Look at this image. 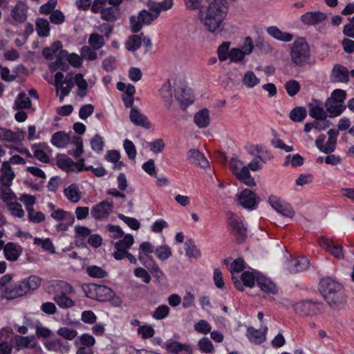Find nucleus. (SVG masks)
Segmentation results:
<instances>
[{
  "label": "nucleus",
  "mask_w": 354,
  "mask_h": 354,
  "mask_svg": "<svg viewBox=\"0 0 354 354\" xmlns=\"http://www.w3.org/2000/svg\"><path fill=\"white\" fill-rule=\"evenodd\" d=\"M227 11L225 0H215L207 8L199 10V20L208 31L215 32L219 30Z\"/></svg>",
  "instance_id": "obj_1"
},
{
  "label": "nucleus",
  "mask_w": 354,
  "mask_h": 354,
  "mask_svg": "<svg viewBox=\"0 0 354 354\" xmlns=\"http://www.w3.org/2000/svg\"><path fill=\"white\" fill-rule=\"evenodd\" d=\"M319 291L327 304L333 309H342L346 302L343 286L330 277L322 279L319 283Z\"/></svg>",
  "instance_id": "obj_2"
},
{
  "label": "nucleus",
  "mask_w": 354,
  "mask_h": 354,
  "mask_svg": "<svg viewBox=\"0 0 354 354\" xmlns=\"http://www.w3.org/2000/svg\"><path fill=\"white\" fill-rule=\"evenodd\" d=\"M310 56L309 46L304 38H299L293 42L290 57L295 65L299 66L305 65L308 63Z\"/></svg>",
  "instance_id": "obj_3"
},
{
  "label": "nucleus",
  "mask_w": 354,
  "mask_h": 354,
  "mask_svg": "<svg viewBox=\"0 0 354 354\" xmlns=\"http://www.w3.org/2000/svg\"><path fill=\"white\" fill-rule=\"evenodd\" d=\"M227 223L232 228V234L236 238L237 243H242L247 238V228L242 221L233 212H227Z\"/></svg>",
  "instance_id": "obj_4"
},
{
  "label": "nucleus",
  "mask_w": 354,
  "mask_h": 354,
  "mask_svg": "<svg viewBox=\"0 0 354 354\" xmlns=\"http://www.w3.org/2000/svg\"><path fill=\"white\" fill-rule=\"evenodd\" d=\"M57 292H58L54 297V301L62 308H68L75 305V302L66 297L73 291V288L70 284L65 281H59L57 283Z\"/></svg>",
  "instance_id": "obj_5"
},
{
  "label": "nucleus",
  "mask_w": 354,
  "mask_h": 354,
  "mask_svg": "<svg viewBox=\"0 0 354 354\" xmlns=\"http://www.w3.org/2000/svg\"><path fill=\"white\" fill-rule=\"evenodd\" d=\"M157 19V15H153L151 12L142 10L138 15H132L130 17V28L132 32H138L142 27V25H149Z\"/></svg>",
  "instance_id": "obj_6"
},
{
  "label": "nucleus",
  "mask_w": 354,
  "mask_h": 354,
  "mask_svg": "<svg viewBox=\"0 0 354 354\" xmlns=\"http://www.w3.org/2000/svg\"><path fill=\"white\" fill-rule=\"evenodd\" d=\"M235 200L245 209H254L260 198L252 190L245 189L236 195Z\"/></svg>",
  "instance_id": "obj_7"
},
{
  "label": "nucleus",
  "mask_w": 354,
  "mask_h": 354,
  "mask_svg": "<svg viewBox=\"0 0 354 354\" xmlns=\"http://www.w3.org/2000/svg\"><path fill=\"white\" fill-rule=\"evenodd\" d=\"M175 97L183 109L193 103L194 97L190 88L183 83L175 88Z\"/></svg>",
  "instance_id": "obj_8"
},
{
  "label": "nucleus",
  "mask_w": 354,
  "mask_h": 354,
  "mask_svg": "<svg viewBox=\"0 0 354 354\" xmlns=\"http://www.w3.org/2000/svg\"><path fill=\"white\" fill-rule=\"evenodd\" d=\"M318 243L321 248L326 250L334 257L339 259L344 258V252L342 247L335 243L333 240L325 236H320L318 239Z\"/></svg>",
  "instance_id": "obj_9"
},
{
  "label": "nucleus",
  "mask_w": 354,
  "mask_h": 354,
  "mask_svg": "<svg viewBox=\"0 0 354 354\" xmlns=\"http://www.w3.org/2000/svg\"><path fill=\"white\" fill-rule=\"evenodd\" d=\"M293 308L295 312L301 316H314L321 313L319 304L311 301H299Z\"/></svg>",
  "instance_id": "obj_10"
},
{
  "label": "nucleus",
  "mask_w": 354,
  "mask_h": 354,
  "mask_svg": "<svg viewBox=\"0 0 354 354\" xmlns=\"http://www.w3.org/2000/svg\"><path fill=\"white\" fill-rule=\"evenodd\" d=\"M28 6L26 3L19 1L12 8L11 10V17L13 21L12 24L17 25L26 21L28 17Z\"/></svg>",
  "instance_id": "obj_11"
},
{
  "label": "nucleus",
  "mask_w": 354,
  "mask_h": 354,
  "mask_svg": "<svg viewBox=\"0 0 354 354\" xmlns=\"http://www.w3.org/2000/svg\"><path fill=\"white\" fill-rule=\"evenodd\" d=\"M84 159H80L77 162H75L69 157L65 155H61L58 157L57 160V165L62 169L67 172L74 171L75 167L77 168V171H82L84 169Z\"/></svg>",
  "instance_id": "obj_12"
},
{
  "label": "nucleus",
  "mask_w": 354,
  "mask_h": 354,
  "mask_svg": "<svg viewBox=\"0 0 354 354\" xmlns=\"http://www.w3.org/2000/svg\"><path fill=\"white\" fill-rule=\"evenodd\" d=\"M113 207V203L103 201L92 207L91 216L96 220H102L109 216Z\"/></svg>",
  "instance_id": "obj_13"
},
{
  "label": "nucleus",
  "mask_w": 354,
  "mask_h": 354,
  "mask_svg": "<svg viewBox=\"0 0 354 354\" xmlns=\"http://www.w3.org/2000/svg\"><path fill=\"white\" fill-rule=\"evenodd\" d=\"M268 202L272 207L282 216L292 218L295 213L292 207L287 203L282 204L280 201L274 196L269 197Z\"/></svg>",
  "instance_id": "obj_14"
},
{
  "label": "nucleus",
  "mask_w": 354,
  "mask_h": 354,
  "mask_svg": "<svg viewBox=\"0 0 354 354\" xmlns=\"http://www.w3.org/2000/svg\"><path fill=\"white\" fill-rule=\"evenodd\" d=\"M25 287L26 286L22 284L21 281L6 286L3 289V297L8 300H12L22 297L27 294L25 290Z\"/></svg>",
  "instance_id": "obj_15"
},
{
  "label": "nucleus",
  "mask_w": 354,
  "mask_h": 354,
  "mask_svg": "<svg viewBox=\"0 0 354 354\" xmlns=\"http://www.w3.org/2000/svg\"><path fill=\"white\" fill-rule=\"evenodd\" d=\"M91 290L95 292V299L100 301H110L115 296V292L106 286L92 284Z\"/></svg>",
  "instance_id": "obj_16"
},
{
  "label": "nucleus",
  "mask_w": 354,
  "mask_h": 354,
  "mask_svg": "<svg viewBox=\"0 0 354 354\" xmlns=\"http://www.w3.org/2000/svg\"><path fill=\"white\" fill-rule=\"evenodd\" d=\"M129 119L131 122L136 126H140L147 129L151 127V124L149 122L147 116L142 113L138 108H131L129 114Z\"/></svg>",
  "instance_id": "obj_17"
},
{
  "label": "nucleus",
  "mask_w": 354,
  "mask_h": 354,
  "mask_svg": "<svg viewBox=\"0 0 354 354\" xmlns=\"http://www.w3.org/2000/svg\"><path fill=\"white\" fill-rule=\"evenodd\" d=\"M1 175L0 176V183L1 185L6 187H10L12 185V180L15 177V172L8 162H3L1 168Z\"/></svg>",
  "instance_id": "obj_18"
},
{
  "label": "nucleus",
  "mask_w": 354,
  "mask_h": 354,
  "mask_svg": "<svg viewBox=\"0 0 354 354\" xmlns=\"http://www.w3.org/2000/svg\"><path fill=\"white\" fill-rule=\"evenodd\" d=\"M309 115L316 120H324L327 118V114L324 110L322 103L316 100H313L308 104Z\"/></svg>",
  "instance_id": "obj_19"
},
{
  "label": "nucleus",
  "mask_w": 354,
  "mask_h": 354,
  "mask_svg": "<svg viewBox=\"0 0 354 354\" xmlns=\"http://www.w3.org/2000/svg\"><path fill=\"white\" fill-rule=\"evenodd\" d=\"M187 158L192 162L201 168L209 167V163L205 156L196 149H192L187 152Z\"/></svg>",
  "instance_id": "obj_20"
},
{
  "label": "nucleus",
  "mask_w": 354,
  "mask_h": 354,
  "mask_svg": "<svg viewBox=\"0 0 354 354\" xmlns=\"http://www.w3.org/2000/svg\"><path fill=\"white\" fill-rule=\"evenodd\" d=\"M326 15L322 12H306L301 17V21L308 25H315L324 21Z\"/></svg>",
  "instance_id": "obj_21"
},
{
  "label": "nucleus",
  "mask_w": 354,
  "mask_h": 354,
  "mask_svg": "<svg viewBox=\"0 0 354 354\" xmlns=\"http://www.w3.org/2000/svg\"><path fill=\"white\" fill-rule=\"evenodd\" d=\"M21 252V247L12 242L8 243L3 248L5 257L10 261H15Z\"/></svg>",
  "instance_id": "obj_22"
},
{
  "label": "nucleus",
  "mask_w": 354,
  "mask_h": 354,
  "mask_svg": "<svg viewBox=\"0 0 354 354\" xmlns=\"http://www.w3.org/2000/svg\"><path fill=\"white\" fill-rule=\"evenodd\" d=\"M24 132L19 131H12L9 129L0 127V140L8 142H19L24 140Z\"/></svg>",
  "instance_id": "obj_23"
},
{
  "label": "nucleus",
  "mask_w": 354,
  "mask_h": 354,
  "mask_svg": "<svg viewBox=\"0 0 354 354\" xmlns=\"http://www.w3.org/2000/svg\"><path fill=\"white\" fill-rule=\"evenodd\" d=\"M194 122L200 129L207 127L210 123L209 110L207 109H203L196 112L194 117Z\"/></svg>",
  "instance_id": "obj_24"
},
{
  "label": "nucleus",
  "mask_w": 354,
  "mask_h": 354,
  "mask_svg": "<svg viewBox=\"0 0 354 354\" xmlns=\"http://www.w3.org/2000/svg\"><path fill=\"white\" fill-rule=\"evenodd\" d=\"M257 283L264 292L272 295L277 293L276 285L270 279L264 276H259L257 277Z\"/></svg>",
  "instance_id": "obj_25"
},
{
  "label": "nucleus",
  "mask_w": 354,
  "mask_h": 354,
  "mask_svg": "<svg viewBox=\"0 0 354 354\" xmlns=\"http://www.w3.org/2000/svg\"><path fill=\"white\" fill-rule=\"evenodd\" d=\"M325 107L330 118L339 115L346 109L342 104L329 98L325 102Z\"/></svg>",
  "instance_id": "obj_26"
},
{
  "label": "nucleus",
  "mask_w": 354,
  "mask_h": 354,
  "mask_svg": "<svg viewBox=\"0 0 354 354\" xmlns=\"http://www.w3.org/2000/svg\"><path fill=\"white\" fill-rule=\"evenodd\" d=\"M309 267V261L304 257L300 259H292L288 265V270L291 273H297L306 270Z\"/></svg>",
  "instance_id": "obj_27"
},
{
  "label": "nucleus",
  "mask_w": 354,
  "mask_h": 354,
  "mask_svg": "<svg viewBox=\"0 0 354 354\" xmlns=\"http://www.w3.org/2000/svg\"><path fill=\"white\" fill-rule=\"evenodd\" d=\"M267 330L268 328L266 326L263 328V332L260 330L255 329L253 327H249L248 328L247 336L250 342L255 344H261L266 339L265 333Z\"/></svg>",
  "instance_id": "obj_28"
},
{
  "label": "nucleus",
  "mask_w": 354,
  "mask_h": 354,
  "mask_svg": "<svg viewBox=\"0 0 354 354\" xmlns=\"http://www.w3.org/2000/svg\"><path fill=\"white\" fill-rule=\"evenodd\" d=\"M70 141L71 138L69 135L64 131H57L53 133L51 138L52 144L58 148L66 147Z\"/></svg>",
  "instance_id": "obj_29"
},
{
  "label": "nucleus",
  "mask_w": 354,
  "mask_h": 354,
  "mask_svg": "<svg viewBox=\"0 0 354 354\" xmlns=\"http://www.w3.org/2000/svg\"><path fill=\"white\" fill-rule=\"evenodd\" d=\"M165 348L169 352L174 354H176L182 351H185L188 354L192 352V349L189 345L183 344L176 341L167 342L165 344Z\"/></svg>",
  "instance_id": "obj_30"
},
{
  "label": "nucleus",
  "mask_w": 354,
  "mask_h": 354,
  "mask_svg": "<svg viewBox=\"0 0 354 354\" xmlns=\"http://www.w3.org/2000/svg\"><path fill=\"white\" fill-rule=\"evenodd\" d=\"M267 32L271 37L279 41L288 42L292 39V35L291 34L282 32L276 26L268 27Z\"/></svg>",
  "instance_id": "obj_31"
},
{
  "label": "nucleus",
  "mask_w": 354,
  "mask_h": 354,
  "mask_svg": "<svg viewBox=\"0 0 354 354\" xmlns=\"http://www.w3.org/2000/svg\"><path fill=\"white\" fill-rule=\"evenodd\" d=\"M16 346L19 350L21 348H35L37 346V342L34 336H16Z\"/></svg>",
  "instance_id": "obj_32"
},
{
  "label": "nucleus",
  "mask_w": 354,
  "mask_h": 354,
  "mask_svg": "<svg viewBox=\"0 0 354 354\" xmlns=\"http://www.w3.org/2000/svg\"><path fill=\"white\" fill-rule=\"evenodd\" d=\"M101 18L106 21H115L119 18L120 13L119 9L113 7H109L102 9L100 11Z\"/></svg>",
  "instance_id": "obj_33"
},
{
  "label": "nucleus",
  "mask_w": 354,
  "mask_h": 354,
  "mask_svg": "<svg viewBox=\"0 0 354 354\" xmlns=\"http://www.w3.org/2000/svg\"><path fill=\"white\" fill-rule=\"evenodd\" d=\"M236 178L248 186H254L256 183L254 179L251 176L249 169L247 166H243L236 174Z\"/></svg>",
  "instance_id": "obj_34"
},
{
  "label": "nucleus",
  "mask_w": 354,
  "mask_h": 354,
  "mask_svg": "<svg viewBox=\"0 0 354 354\" xmlns=\"http://www.w3.org/2000/svg\"><path fill=\"white\" fill-rule=\"evenodd\" d=\"M66 198L72 203H77L81 198V192L76 184H71L64 190Z\"/></svg>",
  "instance_id": "obj_35"
},
{
  "label": "nucleus",
  "mask_w": 354,
  "mask_h": 354,
  "mask_svg": "<svg viewBox=\"0 0 354 354\" xmlns=\"http://www.w3.org/2000/svg\"><path fill=\"white\" fill-rule=\"evenodd\" d=\"M185 254L189 258L198 259L201 257V250L196 247L192 239H187L185 243Z\"/></svg>",
  "instance_id": "obj_36"
},
{
  "label": "nucleus",
  "mask_w": 354,
  "mask_h": 354,
  "mask_svg": "<svg viewBox=\"0 0 354 354\" xmlns=\"http://www.w3.org/2000/svg\"><path fill=\"white\" fill-rule=\"evenodd\" d=\"M334 81L346 82L348 81V70L340 65H335L333 69Z\"/></svg>",
  "instance_id": "obj_37"
},
{
  "label": "nucleus",
  "mask_w": 354,
  "mask_h": 354,
  "mask_svg": "<svg viewBox=\"0 0 354 354\" xmlns=\"http://www.w3.org/2000/svg\"><path fill=\"white\" fill-rule=\"evenodd\" d=\"M242 83L245 87L252 88L260 83V80L253 71H249L243 76Z\"/></svg>",
  "instance_id": "obj_38"
},
{
  "label": "nucleus",
  "mask_w": 354,
  "mask_h": 354,
  "mask_svg": "<svg viewBox=\"0 0 354 354\" xmlns=\"http://www.w3.org/2000/svg\"><path fill=\"white\" fill-rule=\"evenodd\" d=\"M22 284L26 287V292L28 293L30 291L35 290L39 288L41 284V279L35 275H31L28 278L21 281Z\"/></svg>",
  "instance_id": "obj_39"
},
{
  "label": "nucleus",
  "mask_w": 354,
  "mask_h": 354,
  "mask_svg": "<svg viewBox=\"0 0 354 354\" xmlns=\"http://www.w3.org/2000/svg\"><path fill=\"white\" fill-rule=\"evenodd\" d=\"M307 116L306 108L303 106H297L294 108L289 113V118L295 122H302Z\"/></svg>",
  "instance_id": "obj_40"
},
{
  "label": "nucleus",
  "mask_w": 354,
  "mask_h": 354,
  "mask_svg": "<svg viewBox=\"0 0 354 354\" xmlns=\"http://www.w3.org/2000/svg\"><path fill=\"white\" fill-rule=\"evenodd\" d=\"M141 35H143V33H141L140 35H131L125 43L126 48L131 52H134L138 50L142 44Z\"/></svg>",
  "instance_id": "obj_41"
},
{
  "label": "nucleus",
  "mask_w": 354,
  "mask_h": 354,
  "mask_svg": "<svg viewBox=\"0 0 354 354\" xmlns=\"http://www.w3.org/2000/svg\"><path fill=\"white\" fill-rule=\"evenodd\" d=\"M36 30L39 37H47L50 32V25L47 19L40 18L36 21Z\"/></svg>",
  "instance_id": "obj_42"
},
{
  "label": "nucleus",
  "mask_w": 354,
  "mask_h": 354,
  "mask_svg": "<svg viewBox=\"0 0 354 354\" xmlns=\"http://www.w3.org/2000/svg\"><path fill=\"white\" fill-rule=\"evenodd\" d=\"M51 217L56 221H68V223L75 221L73 214L62 209L53 211L51 214Z\"/></svg>",
  "instance_id": "obj_43"
},
{
  "label": "nucleus",
  "mask_w": 354,
  "mask_h": 354,
  "mask_svg": "<svg viewBox=\"0 0 354 354\" xmlns=\"http://www.w3.org/2000/svg\"><path fill=\"white\" fill-rule=\"evenodd\" d=\"M88 43L94 50H99L105 44L103 36L98 33H92L90 35Z\"/></svg>",
  "instance_id": "obj_44"
},
{
  "label": "nucleus",
  "mask_w": 354,
  "mask_h": 354,
  "mask_svg": "<svg viewBox=\"0 0 354 354\" xmlns=\"http://www.w3.org/2000/svg\"><path fill=\"white\" fill-rule=\"evenodd\" d=\"M133 243L134 239L133 236L129 234L125 235L122 240H120L115 243L114 247L116 250L128 251Z\"/></svg>",
  "instance_id": "obj_45"
},
{
  "label": "nucleus",
  "mask_w": 354,
  "mask_h": 354,
  "mask_svg": "<svg viewBox=\"0 0 354 354\" xmlns=\"http://www.w3.org/2000/svg\"><path fill=\"white\" fill-rule=\"evenodd\" d=\"M70 142L76 147V149L73 151H68V153L73 156L75 158H79L83 153L82 139L79 136H73Z\"/></svg>",
  "instance_id": "obj_46"
},
{
  "label": "nucleus",
  "mask_w": 354,
  "mask_h": 354,
  "mask_svg": "<svg viewBox=\"0 0 354 354\" xmlns=\"http://www.w3.org/2000/svg\"><path fill=\"white\" fill-rule=\"evenodd\" d=\"M147 258L149 261V266L147 268L149 270L152 275L156 278L157 280L160 281L162 277H164L162 271L160 270L158 264L151 257L147 256Z\"/></svg>",
  "instance_id": "obj_47"
},
{
  "label": "nucleus",
  "mask_w": 354,
  "mask_h": 354,
  "mask_svg": "<svg viewBox=\"0 0 354 354\" xmlns=\"http://www.w3.org/2000/svg\"><path fill=\"white\" fill-rule=\"evenodd\" d=\"M31 106V101L25 93H20L15 100V109H28Z\"/></svg>",
  "instance_id": "obj_48"
},
{
  "label": "nucleus",
  "mask_w": 354,
  "mask_h": 354,
  "mask_svg": "<svg viewBox=\"0 0 354 354\" xmlns=\"http://www.w3.org/2000/svg\"><path fill=\"white\" fill-rule=\"evenodd\" d=\"M95 50L90 46H84L80 49L81 57L82 59L94 61L97 58Z\"/></svg>",
  "instance_id": "obj_49"
},
{
  "label": "nucleus",
  "mask_w": 354,
  "mask_h": 354,
  "mask_svg": "<svg viewBox=\"0 0 354 354\" xmlns=\"http://www.w3.org/2000/svg\"><path fill=\"white\" fill-rule=\"evenodd\" d=\"M154 252L156 257L162 261L166 260L171 256V248L167 245L158 247Z\"/></svg>",
  "instance_id": "obj_50"
},
{
  "label": "nucleus",
  "mask_w": 354,
  "mask_h": 354,
  "mask_svg": "<svg viewBox=\"0 0 354 354\" xmlns=\"http://www.w3.org/2000/svg\"><path fill=\"white\" fill-rule=\"evenodd\" d=\"M246 54L241 49L238 48H233L230 49L228 53V58L232 62H239L242 61Z\"/></svg>",
  "instance_id": "obj_51"
},
{
  "label": "nucleus",
  "mask_w": 354,
  "mask_h": 354,
  "mask_svg": "<svg viewBox=\"0 0 354 354\" xmlns=\"http://www.w3.org/2000/svg\"><path fill=\"white\" fill-rule=\"evenodd\" d=\"M34 243L37 245H41L42 248L51 254L55 252V248L50 239H41L40 238H35Z\"/></svg>",
  "instance_id": "obj_52"
},
{
  "label": "nucleus",
  "mask_w": 354,
  "mask_h": 354,
  "mask_svg": "<svg viewBox=\"0 0 354 354\" xmlns=\"http://www.w3.org/2000/svg\"><path fill=\"white\" fill-rule=\"evenodd\" d=\"M230 42H223L217 49L218 59L221 62L225 61L228 58V53L230 52Z\"/></svg>",
  "instance_id": "obj_53"
},
{
  "label": "nucleus",
  "mask_w": 354,
  "mask_h": 354,
  "mask_svg": "<svg viewBox=\"0 0 354 354\" xmlns=\"http://www.w3.org/2000/svg\"><path fill=\"white\" fill-rule=\"evenodd\" d=\"M86 272L90 277L95 278H104L107 275V272L102 268L97 266H91L87 268Z\"/></svg>",
  "instance_id": "obj_54"
},
{
  "label": "nucleus",
  "mask_w": 354,
  "mask_h": 354,
  "mask_svg": "<svg viewBox=\"0 0 354 354\" xmlns=\"http://www.w3.org/2000/svg\"><path fill=\"white\" fill-rule=\"evenodd\" d=\"M91 149L97 153H100L103 150L104 140L101 136L95 134L93 138L91 140Z\"/></svg>",
  "instance_id": "obj_55"
},
{
  "label": "nucleus",
  "mask_w": 354,
  "mask_h": 354,
  "mask_svg": "<svg viewBox=\"0 0 354 354\" xmlns=\"http://www.w3.org/2000/svg\"><path fill=\"white\" fill-rule=\"evenodd\" d=\"M285 88L288 94L293 97L299 91L300 84L297 81L292 80L286 83Z\"/></svg>",
  "instance_id": "obj_56"
},
{
  "label": "nucleus",
  "mask_w": 354,
  "mask_h": 354,
  "mask_svg": "<svg viewBox=\"0 0 354 354\" xmlns=\"http://www.w3.org/2000/svg\"><path fill=\"white\" fill-rule=\"evenodd\" d=\"M118 216L132 230H138L140 227V222L134 218L126 216L122 214H119Z\"/></svg>",
  "instance_id": "obj_57"
},
{
  "label": "nucleus",
  "mask_w": 354,
  "mask_h": 354,
  "mask_svg": "<svg viewBox=\"0 0 354 354\" xmlns=\"http://www.w3.org/2000/svg\"><path fill=\"white\" fill-rule=\"evenodd\" d=\"M169 313V308L166 305L158 306L152 314V317L158 320L165 318Z\"/></svg>",
  "instance_id": "obj_58"
},
{
  "label": "nucleus",
  "mask_w": 354,
  "mask_h": 354,
  "mask_svg": "<svg viewBox=\"0 0 354 354\" xmlns=\"http://www.w3.org/2000/svg\"><path fill=\"white\" fill-rule=\"evenodd\" d=\"M198 346L203 352L207 353H212L214 350L213 344L207 337H203L198 342Z\"/></svg>",
  "instance_id": "obj_59"
},
{
  "label": "nucleus",
  "mask_w": 354,
  "mask_h": 354,
  "mask_svg": "<svg viewBox=\"0 0 354 354\" xmlns=\"http://www.w3.org/2000/svg\"><path fill=\"white\" fill-rule=\"evenodd\" d=\"M58 335L68 340L73 339L77 335L75 330L66 327L60 328L57 331Z\"/></svg>",
  "instance_id": "obj_60"
},
{
  "label": "nucleus",
  "mask_w": 354,
  "mask_h": 354,
  "mask_svg": "<svg viewBox=\"0 0 354 354\" xmlns=\"http://www.w3.org/2000/svg\"><path fill=\"white\" fill-rule=\"evenodd\" d=\"M194 329L202 334H207L211 331L210 324L205 320L201 319L194 325Z\"/></svg>",
  "instance_id": "obj_61"
},
{
  "label": "nucleus",
  "mask_w": 354,
  "mask_h": 354,
  "mask_svg": "<svg viewBox=\"0 0 354 354\" xmlns=\"http://www.w3.org/2000/svg\"><path fill=\"white\" fill-rule=\"evenodd\" d=\"M138 333L141 335L143 339H149L154 335L155 330L151 326L145 325L138 328Z\"/></svg>",
  "instance_id": "obj_62"
},
{
  "label": "nucleus",
  "mask_w": 354,
  "mask_h": 354,
  "mask_svg": "<svg viewBox=\"0 0 354 354\" xmlns=\"http://www.w3.org/2000/svg\"><path fill=\"white\" fill-rule=\"evenodd\" d=\"M124 148L128 157L131 160H134L136 156V149L133 143L131 140L126 139L124 141Z\"/></svg>",
  "instance_id": "obj_63"
},
{
  "label": "nucleus",
  "mask_w": 354,
  "mask_h": 354,
  "mask_svg": "<svg viewBox=\"0 0 354 354\" xmlns=\"http://www.w3.org/2000/svg\"><path fill=\"white\" fill-rule=\"evenodd\" d=\"M94 111V106L91 104L83 105L79 111V116L82 120H86L88 116L93 114Z\"/></svg>",
  "instance_id": "obj_64"
}]
</instances>
